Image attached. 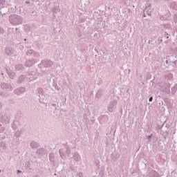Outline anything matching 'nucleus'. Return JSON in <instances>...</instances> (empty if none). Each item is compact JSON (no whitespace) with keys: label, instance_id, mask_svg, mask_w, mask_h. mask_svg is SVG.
I'll return each instance as SVG.
<instances>
[{"label":"nucleus","instance_id":"22","mask_svg":"<svg viewBox=\"0 0 177 177\" xmlns=\"http://www.w3.org/2000/svg\"><path fill=\"white\" fill-rule=\"evenodd\" d=\"M37 93H39V97H41V95H44V90L41 88H38Z\"/></svg>","mask_w":177,"mask_h":177},{"label":"nucleus","instance_id":"44","mask_svg":"<svg viewBox=\"0 0 177 177\" xmlns=\"http://www.w3.org/2000/svg\"><path fill=\"white\" fill-rule=\"evenodd\" d=\"M17 30H19V28H15V31H17Z\"/></svg>","mask_w":177,"mask_h":177},{"label":"nucleus","instance_id":"23","mask_svg":"<svg viewBox=\"0 0 177 177\" xmlns=\"http://www.w3.org/2000/svg\"><path fill=\"white\" fill-rule=\"evenodd\" d=\"M177 91V84L174 85V87L171 88V93L172 95H175Z\"/></svg>","mask_w":177,"mask_h":177},{"label":"nucleus","instance_id":"27","mask_svg":"<svg viewBox=\"0 0 177 177\" xmlns=\"http://www.w3.org/2000/svg\"><path fill=\"white\" fill-rule=\"evenodd\" d=\"M0 149H6V144L3 142L0 143Z\"/></svg>","mask_w":177,"mask_h":177},{"label":"nucleus","instance_id":"7","mask_svg":"<svg viewBox=\"0 0 177 177\" xmlns=\"http://www.w3.org/2000/svg\"><path fill=\"white\" fill-rule=\"evenodd\" d=\"M24 92H26V88L24 87H19L14 90L15 95H21Z\"/></svg>","mask_w":177,"mask_h":177},{"label":"nucleus","instance_id":"43","mask_svg":"<svg viewBox=\"0 0 177 177\" xmlns=\"http://www.w3.org/2000/svg\"><path fill=\"white\" fill-rule=\"evenodd\" d=\"M10 30H12V31H13V30H15V28H10Z\"/></svg>","mask_w":177,"mask_h":177},{"label":"nucleus","instance_id":"1","mask_svg":"<svg viewBox=\"0 0 177 177\" xmlns=\"http://www.w3.org/2000/svg\"><path fill=\"white\" fill-rule=\"evenodd\" d=\"M9 21L12 26H20L23 23V17L17 15H12L9 17Z\"/></svg>","mask_w":177,"mask_h":177},{"label":"nucleus","instance_id":"3","mask_svg":"<svg viewBox=\"0 0 177 177\" xmlns=\"http://www.w3.org/2000/svg\"><path fill=\"white\" fill-rule=\"evenodd\" d=\"M42 64L44 66V67L48 68L53 66V62L50 59H44L41 62V63L39 64V66H42Z\"/></svg>","mask_w":177,"mask_h":177},{"label":"nucleus","instance_id":"39","mask_svg":"<svg viewBox=\"0 0 177 177\" xmlns=\"http://www.w3.org/2000/svg\"><path fill=\"white\" fill-rule=\"evenodd\" d=\"M2 109V103L0 102V110Z\"/></svg>","mask_w":177,"mask_h":177},{"label":"nucleus","instance_id":"35","mask_svg":"<svg viewBox=\"0 0 177 177\" xmlns=\"http://www.w3.org/2000/svg\"><path fill=\"white\" fill-rule=\"evenodd\" d=\"M0 95H1V96H5V94L3 93V92H1Z\"/></svg>","mask_w":177,"mask_h":177},{"label":"nucleus","instance_id":"19","mask_svg":"<svg viewBox=\"0 0 177 177\" xmlns=\"http://www.w3.org/2000/svg\"><path fill=\"white\" fill-rule=\"evenodd\" d=\"M6 0H0V10L6 8V4H5Z\"/></svg>","mask_w":177,"mask_h":177},{"label":"nucleus","instance_id":"55","mask_svg":"<svg viewBox=\"0 0 177 177\" xmlns=\"http://www.w3.org/2000/svg\"><path fill=\"white\" fill-rule=\"evenodd\" d=\"M0 172H1V169H0Z\"/></svg>","mask_w":177,"mask_h":177},{"label":"nucleus","instance_id":"48","mask_svg":"<svg viewBox=\"0 0 177 177\" xmlns=\"http://www.w3.org/2000/svg\"><path fill=\"white\" fill-rule=\"evenodd\" d=\"M24 41H27V39H24Z\"/></svg>","mask_w":177,"mask_h":177},{"label":"nucleus","instance_id":"24","mask_svg":"<svg viewBox=\"0 0 177 177\" xmlns=\"http://www.w3.org/2000/svg\"><path fill=\"white\" fill-rule=\"evenodd\" d=\"M101 96H102V91L98 90L96 93L95 97H97V99H100Z\"/></svg>","mask_w":177,"mask_h":177},{"label":"nucleus","instance_id":"5","mask_svg":"<svg viewBox=\"0 0 177 177\" xmlns=\"http://www.w3.org/2000/svg\"><path fill=\"white\" fill-rule=\"evenodd\" d=\"M10 120V118L9 117V115L6 113H0V122H9V120Z\"/></svg>","mask_w":177,"mask_h":177},{"label":"nucleus","instance_id":"53","mask_svg":"<svg viewBox=\"0 0 177 177\" xmlns=\"http://www.w3.org/2000/svg\"><path fill=\"white\" fill-rule=\"evenodd\" d=\"M1 75H3V73H1Z\"/></svg>","mask_w":177,"mask_h":177},{"label":"nucleus","instance_id":"34","mask_svg":"<svg viewBox=\"0 0 177 177\" xmlns=\"http://www.w3.org/2000/svg\"><path fill=\"white\" fill-rule=\"evenodd\" d=\"M149 102H153V97H149Z\"/></svg>","mask_w":177,"mask_h":177},{"label":"nucleus","instance_id":"54","mask_svg":"<svg viewBox=\"0 0 177 177\" xmlns=\"http://www.w3.org/2000/svg\"><path fill=\"white\" fill-rule=\"evenodd\" d=\"M12 128H15L13 125H12Z\"/></svg>","mask_w":177,"mask_h":177},{"label":"nucleus","instance_id":"52","mask_svg":"<svg viewBox=\"0 0 177 177\" xmlns=\"http://www.w3.org/2000/svg\"><path fill=\"white\" fill-rule=\"evenodd\" d=\"M168 57H169V56H167V59H168Z\"/></svg>","mask_w":177,"mask_h":177},{"label":"nucleus","instance_id":"45","mask_svg":"<svg viewBox=\"0 0 177 177\" xmlns=\"http://www.w3.org/2000/svg\"><path fill=\"white\" fill-rule=\"evenodd\" d=\"M168 38H169V36H167V37H166V39H168Z\"/></svg>","mask_w":177,"mask_h":177},{"label":"nucleus","instance_id":"25","mask_svg":"<svg viewBox=\"0 0 177 177\" xmlns=\"http://www.w3.org/2000/svg\"><path fill=\"white\" fill-rule=\"evenodd\" d=\"M21 136V131H17L15 133V138H20Z\"/></svg>","mask_w":177,"mask_h":177},{"label":"nucleus","instance_id":"28","mask_svg":"<svg viewBox=\"0 0 177 177\" xmlns=\"http://www.w3.org/2000/svg\"><path fill=\"white\" fill-rule=\"evenodd\" d=\"M53 13H59V12H60V8H54L53 9Z\"/></svg>","mask_w":177,"mask_h":177},{"label":"nucleus","instance_id":"10","mask_svg":"<svg viewBox=\"0 0 177 177\" xmlns=\"http://www.w3.org/2000/svg\"><path fill=\"white\" fill-rule=\"evenodd\" d=\"M14 52L15 51L12 47L7 46L6 48L5 53H6V55H7V56H11V55H13Z\"/></svg>","mask_w":177,"mask_h":177},{"label":"nucleus","instance_id":"46","mask_svg":"<svg viewBox=\"0 0 177 177\" xmlns=\"http://www.w3.org/2000/svg\"><path fill=\"white\" fill-rule=\"evenodd\" d=\"M95 52H97V48H95Z\"/></svg>","mask_w":177,"mask_h":177},{"label":"nucleus","instance_id":"4","mask_svg":"<svg viewBox=\"0 0 177 177\" xmlns=\"http://www.w3.org/2000/svg\"><path fill=\"white\" fill-rule=\"evenodd\" d=\"M115 109H117V101L114 100L110 102L108 110L110 113H113V111H115Z\"/></svg>","mask_w":177,"mask_h":177},{"label":"nucleus","instance_id":"11","mask_svg":"<svg viewBox=\"0 0 177 177\" xmlns=\"http://www.w3.org/2000/svg\"><path fill=\"white\" fill-rule=\"evenodd\" d=\"M35 63H37V59H32L30 60L27 61L25 63L26 67H31Z\"/></svg>","mask_w":177,"mask_h":177},{"label":"nucleus","instance_id":"18","mask_svg":"<svg viewBox=\"0 0 177 177\" xmlns=\"http://www.w3.org/2000/svg\"><path fill=\"white\" fill-rule=\"evenodd\" d=\"M37 154H39V156H42L43 154H45V149L44 148H39L37 150Z\"/></svg>","mask_w":177,"mask_h":177},{"label":"nucleus","instance_id":"8","mask_svg":"<svg viewBox=\"0 0 177 177\" xmlns=\"http://www.w3.org/2000/svg\"><path fill=\"white\" fill-rule=\"evenodd\" d=\"M6 72H7V74H8L9 78H10V80H15V77H16V73L13 72V71L10 70V69H8V68H6Z\"/></svg>","mask_w":177,"mask_h":177},{"label":"nucleus","instance_id":"42","mask_svg":"<svg viewBox=\"0 0 177 177\" xmlns=\"http://www.w3.org/2000/svg\"><path fill=\"white\" fill-rule=\"evenodd\" d=\"M26 3L28 4V3H30V1H26Z\"/></svg>","mask_w":177,"mask_h":177},{"label":"nucleus","instance_id":"21","mask_svg":"<svg viewBox=\"0 0 177 177\" xmlns=\"http://www.w3.org/2000/svg\"><path fill=\"white\" fill-rule=\"evenodd\" d=\"M49 160H50V162H55V154L50 153Z\"/></svg>","mask_w":177,"mask_h":177},{"label":"nucleus","instance_id":"33","mask_svg":"<svg viewBox=\"0 0 177 177\" xmlns=\"http://www.w3.org/2000/svg\"><path fill=\"white\" fill-rule=\"evenodd\" d=\"M166 92H169V86H167V87H166Z\"/></svg>","mask_w":177,"mask_h":177},{"label":"nucleus","instance_id":"12","mask_svg":"<svg viewBox=\"0 0 177 177\" xmlns=\"http://www.w3.org/2000/svg\"><path fill=\"white\" fill-rule=\"evenodd\" d=\"M8 12H9V7H4L1 8L0 10V16H1V17H3V16H5L6 13H8Z\"/></svg>","mask_w":177,"mask_h":177},{"label":"nucleus","instance_id":"6","mask_svg":"<svg viewBox=\"0 0 177 177\" xmlns=\"http://www.w3.org/2000/svg\"><path fill=\"white\" fill-rule=\"evenodd\" d=\"M26 56H30L31 57H39V53H38V52L35 51L34 50H28L26 52Z\"/></svg>","mask_w":177,"mask_h":177},{"label":"nucleus","instance_id":"20","mask_svg":"<svg viewBox=\"0 0 177 177\" xmlns=\"http://www.w3.org/2000/svg\"><path fill=\"white\" fill-rule=\"evenodd\" d=\"M170 8H171V9H174V10H177V3L176 2H172L170 4Z\"/></svg>","mask_w":177,"mask_h":177},{"label":"nucleus","instance_id":"36","mask_svg":"<svg viewBox=\"0 0 177 177\" xmlns=\"http://www.w3.org/2000/svg\"><path fill=\"white\" fill-rule=\"evenodd\" d=\"M52 106H53V107H55V109H56V107H57L56 104H53Z\"/></svg>","mask_w":177,"mask_h":177},{"label":"nucleus","instance_id":"50","mask_svg":"<svg viewBox=\"0 0 177 177\" xmlns=\"http://www.w3.org/2000/svg\"><path fill=\"white\" fill-rule=\"evenodd\" d=\"M129 73H131V70H129Z\"/></svg>","mask_w":177,"mask_h":177},{"label":"nucleus","instance_id":"13","mask_svg":"<svg viewBox=\"0 0 177 177\" xmlns=\"http://www.w3.org/2000/svg\"><path fill=\"white\" fill-rule=\"evenodd\" d=\"M149 176H151V177H159L160 174H158V173L155 170H150L149 171Z\"/></svg>","mask_w":177,"mask_h":177},{"label":"nucleus","instance_id":"15","mask_svg":"<svg viewBox=\"0 0 177 177\" xmlns=\"http://www.w3.org/2000/svg\"><path fill=\"white\" fill-rule=\"evenodd\" d=\"M26 77H24V75H21L17 80V84H23L24 82Z\"/></svg>","mask_w":177,"mask_h":177},{"label":"nucleus","instance_id":"29","mask_svg":"<svg viewBox=\"0 0 177 177\" xmlns=\"http://www.w3.org/2000/svg\"><path fill=\"white\" fill-rule=\"evenodd\" d=\"M11 9H12L11 12H12L13 13H15V12L17 10L16 6H12Z\"/></svg>","mask_w":177,"mask_h":177},{"label":"nucleus","instance_id":"14","mask_svg":"<svg viewBox=\"0 0 177 177\" xmlns=\"http://www.w3.org/2000/svg\"><path fill=\"white\" fill-rule=\"evenodd\" d=\"M71 158H73L74 161L78 162L81 160V156L76 152L73 154V156Z\"/></svg>","mask_w":177,"mask_h":177},{"label":"nucleus","instance_id":"26","mask_svg":"<svg viewBox=\"0 0 177 177\" xmlns=\"http://www.w3.org/2000/svg\"><path fill=\"white\" fill-rule=\"evenodd\" d=\"M5 132V126L0 124V133Z\"/></svg>","mask_w":177,"mask_h":177},{"label":"nucleus","instance_id":"38","mask_svg":"<svg viewBox=\"0 0 177 177\" xmlns=\"http://www.w3.org/2000/svg\"><path fill=\"white\" fill-rule=\"evenodd\" d=\"M17 174H21V170H17Z\"/></svg>","mask_w":177,"mask_h":177},{"label":"nucleus","instance_id":"16","mask_svg":"<svg viewBox=\"0 0 177 177\" xmlns=\"http://www.w3.org/2000/svg\"><path fill=\"white\" fill-rule=\"evenodd\" d=\"M30 147H32V149H37V147H39V144L37 142H32L30 143Z\"/></svg>","mask_w":177,"mask_h":177},{"label":"nucleus","instance_id":"41","mask_svg":"<svg viewBox=\"0 0 177 177\" xmlns=\"http://www.w3.org/2000/svg\"><path fill=\"white\" fill-rule=\"evenodd\" d=\"M165 63L166 64H168V59L166 60Z\"/></svg>","mask_w":177,"mask_h":177},{"label":"nucleus","instance_id":"51","mask_svg":"<svg viewBox=\"0 0 177 177\" xmlns=\"http://www.w3.org/2000/svg\"><path fill=\"white\" fill-rule=\"evenodd\" d=\"M144 17H146V15H144Z\"/></svg>","mask_w":177,"mask_h":177},{"label":"nucleus","instance_id":"9","mask_svg":"<svg viewBox=\"0 0 177 177\" xmlns=\"http://www.w3.org/2000/svg\"><path fill=\"white\" fill-rule=\"evenodd\" d=\"M1 88L2 89H10V91H12V89H13V87L12 86V84L5 83V82H3V83L1 84Z\"/></svg>","mask_w":177,"mask_h":177},{"label":"nucleus","instance_id":"30","mask_svg":"<svg viewBox=\"0 0 177 177\" xmlns=\"http://www.w3.org/2000/svg\"><path fill=\"white\" fill-rule=\"evenodd\" d=\"M167 78H169V80H171L172 78V74H171V73L168 74Z\"/></svg>","mask_w":177,"mask_h":177},{"label":"nucleus","instance_id":"47","mask_svg":"<svg viewBox=\"0 0 177 177\" xmlns=\"http://www.w3.org/2000/svg\"><path fill=\"white\" fill-rule=\"evenodd\" d=\"M165 35H168V33L167 32H165Z\"/></svg>","mask_w":177,"mask_h":177},{"label":"nucleus","instance_id":"2","mask_svg":"<svg viewBox=\"0 0 177 177\" xmlns=\"http://www.w3.org/2000/svg\"><path fill=\"white\" fill-rule=\"evenodd\" d=\"M59 153L61 158H62V160H66L67 157H71L70 154H71V149L68 146L65 145L64 148L59 149Z\"/></svg>","mask_w":177,"mask_h":177},{"label":"nucleus","instance_id":"49","mask_svg":"<svg viewBox=\"0 0 177 177\" xmlns=\"http://www.w3.org/2000/svg\"><path fill=\"white\" fill-rule=\"evenodd\" d=\"M148 8H150V4L148 6Z\"/></svg>","mask_w":177,"mask_h":177},{"label":"nucleus","instance_id":"37","mask_svg":"<svg viewBox=\"0 0 177 177\" xmlns=\"http://www.w3.org/2000/svg\"><path fill=\"white\" fill-rule=\"evenodd\" d=\"M5 138H6V136H3L2 137H1V139H5Z\"/></svg>","mask_w":177,"mask_h":177},{"label":"nucleus","instance_id":"17","mask_svg":"<svg viewBox=\"0 0 177 177\" xmlns=\"http://www.w3.org/2000/svg\"><path fill=\"white\" fill-rule=\"evenodd\" d=\"M15 70H17V71H20V70H24V65H23V64L16 65Z\"/></svg>","mask_w":177,"mask_h":177},{"label":"nucleus","instance_id":"31","mask_svg":"<svg viewBox=\"0 0 177 177\" xmlns=\"http://www.w3.org/2000/svg\"><path fill=\"white\" fill-rule=\"evenodd\" d=\"M5 32V30H3V28H0V34H3Z\"/></svg>","mask_w":177,"mask_h":177},{"label":"nucleus","instance_id":"32","mask_svg":"<svg viewBox=\"0 0 177 177\" xmlns=\"http://www.w3.org/2000/svg\"><path fill=\"white\" fill-rule=\"evenodd\" d=\"M151 138H153V134H151L147 136V139H149V140H151Z\"/></svg>","mask_w":177,"mask_h":177},{"label":"nucleus","instance_id":"40","mask_svg":"<svg viewBox=\"0 0 177 177\" xmlns=\"http://www.w3.org/2000/svg\"><path fill=\"white\" fill-rule=\"evenodd\" d=\"M80 177H82V174H79Z\"/></svg>","mask_w":177,"mask_h":177}]
</instances>
